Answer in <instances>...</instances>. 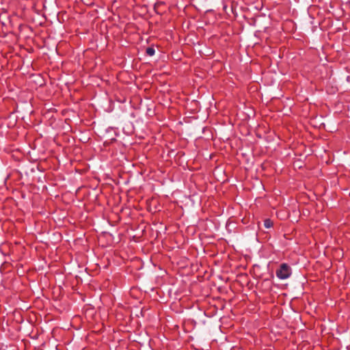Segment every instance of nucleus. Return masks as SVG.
I'll use <instances>...</instances> for the list:
<instances>
[{
	"label": "nucleus",
	"instance_id": "f257e3e1",
	"mask_svg": "<svg viewBox=\"0 0 350 350\" xmlns=\"http://www.w3.org/2000/svg\"><path fill=\"white\" fill-rule=\"evenodd\" d=\"M291 275V269L285 263L282 264L280 269L276 271V275L281 280L287 279Z\"/></svg>",
	"mask_w": 350,
	"mask_h": 350
},
{
	"label": "nucleus",
	"instance_id": "7ed1b4c3",
	"mask_svg": "<svg viewBox=\"0 0 350 350\" xmlns=\"http://www.w3.org/2000/svg\"><path fill=\"white\" fill-rule=\"evenodd\" d=\"M154 53H155V51L153 48L152 47H148L146 49V53L150 55V56H152L153 55H154Z\"/></svg>",
	"mask_w": 350,
	"mask_h": 350
},
{
	"label": "nucleus",
	"instance_id": "f03ea898",
	"mask_svg": "<svg viewBox=\"0 0 350 350\" xmlns=\"http://www.w3.org/2000/svg\"><path fill=\"white\" fill-rule=\"evenodd\" d=\"M264 226L266 228H269L273 226V221L269 219H266L264 221Z\"/></svg>",
	"mask_w": 350,
	"mask_h": 350
}]
</instances>
